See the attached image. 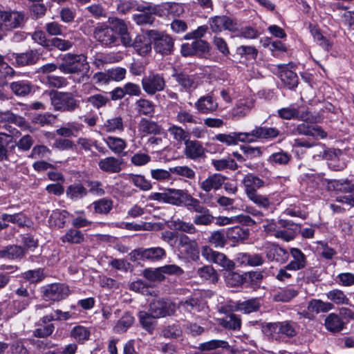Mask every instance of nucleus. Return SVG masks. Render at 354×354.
Wrapping results in <instances>:
<instances>
[{
	"mask_svg": "<svg viewBox=\"0 0 354 354\" xmlns=\"http://www.w3.org/2000/svg\"><path fill=\"white\" fill-rule=\"evenodd\" d=\"M242 183L247 197L259 207L268 209L272 205L269 198L257 192L265 185V182L257 176L248 174L243 178Z\"/></svg>",
	"mask_w": 354,
	"mask_h": 354,
	"instance_id": "nucleus-1",
	"label": "nucleus"
},
{
	"mask_svg": "<svg viewBox=\"0 0 354 354\" xmlns=\"http://www.w3.org/2000/svg\"><path fill=\"white\" fill-rule=\"evenodd\" d=\"M58 69L64 74H84L89 70V64L86 57L82 54L67 53L62 58Z\"/></svg>",
	"mask_w": 354,
	"mask_h": 354,
	"instance_id": "nucleus-2",
	"label": "nucleus"
},
{
	"mask_svg": "<svg viewBox=\"0 0 354 354\" xmlns=\"http://www.w3.org/2000/svg\"><path fill=\"white\" fill-rule=\"evenodd\" d=\"M50 100L55 111L73 113L80 108V101L71 92L53 91L50 93Z\"/></svg>",
	"mask_w": 354,
	"mask_h": 354,
	"instance_id": "nucleus-3",
	"label": "nucleus"
},
{
	"mask_svg": "<svg viewBox=\"0 0 354 354\" xmlns=\"http://www.w3.org/2000/svg\"><path fill=\"white\" fill-rule=\"evenodd\" d=\"M149 35L153 39V49L161 55H171L174 49V39L170 35L157 30H149Z\"/></svg>",
	"mask_w": 354,
	"mask_h": 354,
	"instance_id": "nucleus-4",
	"label": "nucleus"
},
{
	"mask_svg": "<svg viewBox=\"0 0 354 354\" xmlns=\"http://www.w3.org/2000/svg\"><path fill=\"white\" fill-rule=\"evenodd\" d=\"M41 293L44 301L57 302L66 298L70 293V290L64 283H55L42 286Z\"/></svg>",
	"mask_w": 354,
	"mask_h": 354,
	"instance_id": "nucleus-5",
	"label": "nucleus"
},
{
	"mask_svg": "<svg viewBox=\"0 0 354 354\" xmlns=\"http://www.w3.org/2000/svg\"><path fill=\"white\" fill-rule=\"evenodd\" d=\"M208 24L213 32L218 33L223 30L234 32L238 30L239 24L236 19L227 15H219L210 17Z\"/></svg>",
	"mask_w": 354,
	"mask_h": 354,
	"instance_id": "nucleus-6",
	"label": "nucleus"
},
{
	"mask_svg": "<svg viewBox=\"0 0 354 354\" xmlns=\"http://www.w3.org/2000/svg\"><path fill=\"white\" fill-rule=\"evenodd\" d=\"M176 309L174 303L163 299H153L149 306V311L157 319L174 315Z\"/></svg>",
	"mask_w": 354,
	"mask_h": 354,
	"instance_id": "nucleus-7",
	"label": "nucleus"
},
{
	"mask_svg": "<svg viewBox=\"0 0 354 354\" xmlns=\"http://www.w3.org/2000/svg\"><path fill=\"white\" fill-rule=\"evenodd\" d=\"M202 256L209 262L216 263L226 270H232L234 268V263L230 260L224 254L214 251L208 246L202 248Z\"/></svg>",
	"mask_w": 354,
	"mask_h": 354,
	"instance_id": "nucleus-8",
	"label": "nucleus"
},
{
	"mask_svg": "<svg viewBox=\"0 0 354 354\" xmlns=\"http://www.w3.org/2000/svg\"><path fill=\"white\" fill-rule=\"evenodd\" d=\"M25 21L24 12L10 10H0V22L6 32L20 27Z\"/></svg>",
	"mask_w": 354,
	"mask_h": 354,
	"instance_id": "nucleus-9",
	"label": "nucleus"
},
{
	"mask_svg": "<svg viewBox=\"0 0 354 354\" xmlns=\"http://www.w3.org/2000/svg\"><path fill=\"white\" fill-rule=\"evenodd\" d=\"M143 90L149 95H154L156 92L165 88V81L164 77L158 73H150L142 80Z\"/></svg>",
	"mask_w": 354,
	"mask_h": 354,
	"instance_id": "nucleus-10",
	"label": "nucleus"
},
{
	"mask_svg": "<svg viewBox=\"0 0 354 354\" xmlns=\"http://www.w3.org/2000/svg\"><path fill=\"white\" fill-rule=\"evenodd\" d=\"M149 30L138 35L133 39L131 47L140 56L148 55L152 50L153 39L149 35Z\"/></svg>",
	"mask_w": 354,
	"mask_h": 354,
	"instance_id": "nucleus-11",
	"label": "nucleus"
},
{
	"mask_svg": "<svg viewBox=\"0 0 354 354\" xmlns=\"http://www.w3.org/2000/svg\"><path fill=\"white\" fill-rule=\"evenodd\" d=\"M178 247L180 252L185 254L193 261L199 259V248L196 241L191 239L187 235L179 237Z\"/></svg>",
	"mask_w": 354,
	"mask_h": 354,
	"instance_id": "nucleus-12",
	"label": "nucleus"
},
{
	"mask_svg": "<svg viewBox=\"0 0 354 354\" xmlns=\"http://www.w3.org/2000/svg\"><path fill=\"white\" fill-rule=\"evenodd\" d=\"M182 204L187 206L189 210L196 213H199L205 208L198 199L192 197L187 190L179 189L177 196V203H175V205L179 206Z\"/></svg>",
	"mask_w": 354,
	"mask_h": 354,
	"instance_id": "nucleus-13",
	"label": "nucleus"
},
{
	"mask_svg": "<svg viewBox=\"0 0 354 354\" xmlns=\"http://www.w3.org/2000/svg\"><path fill=\"white\" fill-rule=\"evenodd\" d=\"M93 34L96 40L104 46H111L118 39V36L113 34L110 26L104 24L97 26L95 28Z\"/></svg>",
	"mask_w": 354,
	"mask_h": 354,
	"instance_id": "nucleus-14",
	"label": "nucleus"
},
{
	"mask_svg": "<svg viewBox=\"0 0 354 354\" xmlns=\"http://www.w3.org/2000/svg\"><path fill=\"white\" fill-rule=\"evenodd\" d=\"M293 133L306 136H311L315 138H320L323 139L327 137L326 132L321 127L310 124L306 122L298 124L293 130Z\"/></svg>",
	"mask_w": 354,
	"mask_h": 354,
	"instance_id": "nucleus-15",
	"label": "nucleus"
},
{
	"mask_svg": "<svg viewBox=\"0 0 354 354\" xmlns=\"http://www.w3.org/2000/svg\"><path fill=\"white\" fill-rule=\"evenodd\" d=\"M264 248L266 256L270 261H274L280 263H283L288 260V252L275 244L268 243L265 245Z\"/></svg>",
	"mask_w": 354,
	"mask_h": 354,
	"instance_id": "nucleus-16",
	"label": "nucleus"
},
{
	"mask_svg": "<svg viewBox=\"0 0 354 354\" xmlns=\"http://www.w3.org/2000/svg\"><path fill=\"white\" fill-rule=\"evenodd\" d=\"M184 144L183 153L187 158L195 160L205 156V149L201 142L189 138Z\"/></svg>",
	"mask_w": 354,
	"mask_h": 354,
	"instance_id": "nucleus-17",
	"label": "nucleus"
},
{
	"mask_svg": "<svg viewBox=\"0 0 354 354\" xmlns=\"http://www.w3.org/2000/svg\"><path fill=\"white\" fill-rule=\"evenodd\" d=\"M292 64L289 63L288 66ZM276 67L279 78L288 88H292L297 86L298 77L295 72L289 70L288 65L279 64Z\"/></svg>",
	"mask_w": 354,
	"mask_h": 354,
	"instance_id": "nucleus-18",
	"label": "nucleus"
},
{
	"mask_svg": "<svg viewBox=\"0 0 354 354\" xmlns=\"http://www.w3.org/2000/svg\"><path fill=\"white\" fill-rule=\"evenodd\" d=\"M194 106L199 113L208 114L216 111L218 108V104L212 95L207 94L199 97L195 102Z\"/></svg>",
	"mask_w": 354,
	"mask_h": 354,
	"instance_id": "nucleus-19",
	"label": "nucleus"
},
{
	"mask_svg": "<svg viewBox=\"0 0 354 354\" xmlns=\"http://www.w3.org/2000/svg\"><path fill=\"white\" fill-rule=\"evenodd\" d=\"M41 54L38 50H29L21 53H14V59L18 66H26L36 64Z\"/></svg>",
	"mask_w": 354,
	"mask_h": 354,
	"instance_id": "nucleus-20",
	"label": "nucleus"
},
{
	"mask_svg": "<svg viewBox=\"0 0 354 354\" xmlns=\"http://www.w3.org/2000/svg\"><path fill=\"white\" fill-rule=\"evenodd\" d=\"M123 161L121 158L109 156L102 158L98 162L99 168L104 172L109 174L119 173L122 169Z\"/></svg>",
	"mask_w": 354,
	"mask_h": 354,
	"instance_id": "nucleus-21",
	"label": "nucleus"
},
{
	"mask_svg": "<svg viewBox=\"0 0 354 354\" xmlns=\"http://www.w3.org/2000/svg\"><path fill=\"white\" fill-rule=\"evenodd\" d=\"M226 177L221 174H214L209 176L200 184V187L205 192H209L212 189H219L224 184Z\"/></svg>",
	"mask_w": 354,
	"mask_h": 354,
	"instance_id": "nucleus-22",
	"label": "nucleus"
},
{
	"mask_svg": "<svg viewBox=\"0 0 354 354\" xmlns=\"http://www.w3.org/2000/svg\"><path fill=\"white\" fill-rule=\"evenodd\" d=\"M254 102L252 99L239 100L231 111V115L234 119H240L247 115L254 107Z\"/></svg>",
	"mask_w": 354,
	"mask_h": 354,
	"instance_id": "nucleus-23",
	"label": "nucleus"
},
{
	"mask_svg": "<svg viewBox=\"0 0 354 354\" xmlns=\"http://www.w3.org/2000/svg\"><path fill=\"white\" fill-rule=\"evenodd\" d=\"M172 77L182 89L187 92H191L196 88V78L194 75L183 72H176L172 75Z\"/></svg>",
	"mask_w": 354,
	"mask_h": 354,
	"instance_id": "nucleus-24",
	"label": "nucleus"
},
{
	"mask_svg": "<svg viewBox=\"0 0 354 354\" xmlns=\"http://www.w3.org/2000/svg\"><path fill=\"white\" fill-rule=\"evenodd\" d=\"M178 190V189L169 188L162 193L153 192L149 196V199L175 205V203H177Z\"/></svg>",
	"mask_w": 354,
	"mask_h": 354,
	"instance_id": "nucleus-25",
	"label": "nucleus"
},
{
	"mask_svg": "<svg viewBox=\"0 0 354 354\" xmlns=\"http://www.w3.org/2000/svg\"><path fill=\"white\" fill-rule=\"evenodd\" d=\"M290 254L292 259L286 265L289 270L297 271L305 268L306 259L304 254L298 248H291Z\"/></svg>",
	"mask_w": 354,
	"mask_h": 354,
	"instance_id": "nucleus-26",
	"label": "nucleus"
},
{
	"mask_svg": "<svg viewBox=\"0 0 354 354\" xmlns=\"http://www.w3.org/2000/svg\"><path fill=\"white\" fill-rule=\"evenodd\" d=\"M268 327L270 330L286 335L288 337H292L297 334L294 324L288 322L269 324Z\"/></svg>",
	"mask_w": 354,
	"mask_h": 354,
	"instance_id": "nucleus-27",
	"label": "nucleus"
},
{
	"mask_svg": "<svg viewBox=\"0 0 354 354\" xmlns=\"http://www.w3.org/2000/svg\"><path fill=\"white\" fill-rule=\"evenodd\" d=\"M137 10L141 12L135 14L133 16V21L136 24L143 26L153 24L155 17L153 16V13L151 12V7L139 6Z\"/></svg>",
	"mask_w": 354,
	"mask_h": 354,
	"instance_id": "nucleus-28",
	"label": "nucleus"
},
{
	"mask_svg": "<svg viewBox=\"0 0 354 354\" xmlns=\"http://www.w3.org/2000/svg\"><path fill=\"white\" fill-rule=\"evenodd\" d=\"M66 194L71 201H77L87 196L88 190L81 183H75L67 187Z\"/></svg>",
	"mask_w": 354,
	"mask_h": 354,
	"instance_id": "nucleus-29",
	"label": "nucleus"
},
{
	"mask_svg": "<svg viewBox=\"0 0 354 354\" xmlns=\"http://www.w3.org/2000/svg\"><path fill=\"white\" fill-rule=\"evenodd\" d=\"M139 322L141 326L149 333H153L157 326V322L155 317L151 312L140 310L138 314Z\"/></svg>",
	"mask_w": 354,
	"mask_h": 354,
	"instance_id": "nucleus-30",
	"label": "nucleus"
},
{
	"mask_svg": "<svg viewBox=\"0 0 354 354\" xmlns=\"http://www.w3.org/2000/svg\"><path fill=\"white\" fill-rule=\"evenodd\" d=\"M10 88L15 95L25 97L33 91L34 86L29 81L19 80L10 83Z\"/></svg>",
	"mask_w": 354,
	"mask_h": 354,
	"instance_id": "nucleus-31",
	"label": "nucleus"
},
{
	"mask_svg": "<svg viewBox=\"0 0 354 354\" xmlns=\"http://www.w3.org/2000/svg\"><path fill=\"white\" fill-rule=\"evenodd\" d=\"M324 325L328 330L338 333L344 328L345 323L337 314L330 313L325 319Z\"/></svg>",
	"mask_w": 354,
	"mask_h": 354,
	"instance_id": "nucleus-32",
	"label": "nucleus"
},
{
	"mask_svg": "<svg viewBox=\"0 0 354 354\" xmlns=\"http://www.w3.org/2000/svg\"><path fill=\"white\" fill-rule=\"evenodd\" d=\"M327 189L329 191L351 193L354 191V186L348 180H330L327 182Z\"/></svg>",
	"mask_w": 354,
	"mask_h": 354,
	"instance_id": "nucleus-33",
	"label": "nucleus"
},
{
	"mask_svg": "<svg viewBox=\"0 0 354 354\" xmlns=\"http://www.w3.org/2000/svg\"><path fill=\"white\" fill-rule=\"evenodd\" d=\"M140 257L149 261H159L166 255L165 249L160 247L143 249L139 252Z\"/></svg>",
	"mask_w": 354,
	"mask_h": 354,
	"instance_id": "nucleus-34",
	"label": "nucleus"
},
{
	"mask_svg": "<svg viewBox=\"0 0 354 354\" xmlns=\"http://www.w3.org/2000/svg\"><path fill=\"white\" fill-rule=\"evenodd\" d=\"M259 299L257 298L250 299L244 301H239L236 303L235 309L243 312L245 314L257 312L260 308Z\"/></svg>",
	"mask_w": 354,
	"mask_h": 354,
	"instance_id": "nucleus-35",
	"label": "nucleus"
},
{
	"mask_svg": "<svg viewBox=\"0 0 354 354\" xmlns=\"http://www.w3.org/2000/svg\"><path fill=\"white\" fill-rule=\"evenodd\" d=\"M252 134L258 139H272L279 135V131L274 127H256Z\"/></svg>",
	"mask_w": 354,
	"mask_h": 354,
	"instance_id": "nucleus-36",
	"label": "nucleus"
},
{
	"mask_svg": "<svg viewBox=\"0 0 354 354\" xmlns=\"http://www.w3.org/2000/svg\"><path fill=\"white\" fill-rule=\"evenodd\" d=\"M176 308L184 313H192L194 311L199 310L200 301L196 297H189L185 300L180 301Z\"/></svg>",
	"mask_w": 354,
	"mask_h": 354,
	"instance_id": "nucleus-37",
	"label": "nucleus"
},
{
	"mask_svg": "<svg viewBox=\"0 0 354 354\" xmlns=\"http://www.w3.org/2000/svg\"><path fill=\"white\" fill-rule=\"evenodd\" d=\"M25 254V249L16 245H9L5 249L0 250V257L8 259H21Z\"/></svg>",
	"mask_w": 354,
	"mask_h": 354,
	"instance_id": "nucleus-38",
	"label": "nucleus"
},
{
	"mask_svg": "<svg viewBox=\"0 0 354 354\" xmlns=\"http://www.w3.org/2000/svg\"><path fill=\"white\" fill-rule=\"evenodd\" d=\"M60 239L64 243L80 244L84 241V235L80 230L71 228Z\"/></svg>",
	"mask_w": 354,
	"mask_h": 354,
	"instance_id": "nucleus-39",
	"label": "nucleus"
},
{
	"mask_svg": "<svg viewBox=\"0 0 354 354\" xmlns=\"http://www.w3.org/2000/svg\"><path fill=\"white\" fill-rule=\"evenodd\" d=\"M103 129L108 133L122 132L124 129L123 118L120 115L107 119Z\"/></svg>",
	"mask_w": 354,
	"mask_h": 354,
	"instance_id": "nucleus-40",
	"label": "nucleus"
},
{
	"mask_svg": "<svg viewBox=\"0 0 354 354\" xmlns=\"http://www.w3.org/2000/svg\"><path fill=\"white\" fill-rule=\"evenodd\" d=\"M220 325L228 330H239L241 327V318L234 313H230L221 319Z\"/></svg>",
	"mask_w": 354,
	"mask_h": 354,
	"instance_id": "nucleus-41",
	"label": "nucleus"
},
{
	"mask_svg": "<svg viewBox=\"0 0 354 354\" xmlns=\"http://www.w3.org/2000/svg\"><path fill=\"white\" fill-rule=\"evenodd\" d=\"M169 135L178 143L185 142L190 138V133L183 127L172 124L168 129Z\"/></svg>",
	"mask_w": 354,
	"mask_h": 354,
	"instance_id": "nucleus-42",
	"label": "nucleus"
},
{
	"mask_svg": "<svg viewBox=\"0 0 354 354\" xmlns=\"http://www.w3.org/2000/svg\"><path fill=\"white\" fill-rule=\"evenodd\" d=\"M69 213L66 210L55 209L52 212L48 218V223L50 226L62 228L66 223V219Z\"/></svg>",
	"mask_w": 354,
	"mask_h": 354,
	"instance_id": "nucleus-43",
	"label": "nucleus"
},
{
	"mask_svg": "<svg viewBox=\"0 0 354 354\" xmlns=\"http://www.w3.org/2000/svg\"><path fill=\"white\" fill-rule=\"evenodd\" d=\"M104 141L108 147L115 154H121L127 146L124 140L118 137L109 136Z\"/></svg>",
	"mask_w": 354,
	"mask_h": 354,
	"instance_id": "nucleus-44",
	"label": "nucleus"
},
{
	"mask_svg": "<svg viewBox=\"0 0 354 354\" xmlns=\"http://www.w3.org/2000/svg\"><path fill=\"white\" fill-rule=\"evenodd\" d=\"M333 304L330 302H324L320 299H312L308 304V310L310 313H326L333 308Z\"/></svg>",
	"mask_w": 354,
	"mask_h": 354,
	"instance_id": "nucleus-45",
	"label": "nucleus"
},
{
	"mask_svg": "<svg viewBox=\"0 0 354 354\" xmlns=\"http://www.w3.org/2000/svg\"><path fill=\"white\" fill-rule=\"evenodd\" d=\"M139 131L147 134L158 135L161 133L162 127L156 122L142 119L139 123Z\"/></svg>",
	"mask_w": 354,
	"mask_h": 354,
	"instance_id": "nucleus-46",
	"label": "nucleus"
},
{
	"mask_svg": "<svg viewBox=\"0 0 354 354\" xmlns=\"http://www.w3.org/2000/svg\"><path fill=\"white\" fill-rule=\"evenodd\" d=\"M218 348L228 349L230 345L227 342L221 339H212L199 344L198 349L201 351H212Z\"/></svg>",
	"mask_w": 354,
	"mask_h": 354,
	"instance_id": "nucleus-47",
	"label": "nucleus"
},
{
	"mask_svg": "<svg viewBox=\"0 0 354 354\" xmlns=\"http://www.w3.org/2000/svg\"><path fill=\"white\" fill-rule=\"evenodd\" d=\"M70 335L76 342L82 344L89 339L91 331L83 326H76L71 330Z\"/></svg>",
	"mask_w": 354,
	"mask_h": 354,
	"instance_id": "nucleus-48",
	"label": "nucleus"
},
{
	"mask_svg": "<svg viewBox=\"0 0 354 354\" xmlns=\"http://www.w3.org/2000/svg\"><path fill=\"white\" fill-rule=\"evenodd\" d=\"M85 102L90 104L93 108L100 109L101 108L105 107L106 104L109 103L110 100L106 95L96 93L88 97L85 100Z\"/></svg>",
	"mask_w": 354,
	"mask_h": 354,
	"instance_id": "nucleus-49",
	"label": "nucleus"
},
{
	"mask_svg": "<svg viewBox=\"0 0 354 354\" xmlns=\"http://www.w3.org/2000/svg\"><path fill=\"white\" fill-rule=\"evenodd\" d=\"M212 165L214 166L216 171H223L227 169L230 170H236L238 168V165L232 158H223V159H212Z\"/></svg>",
	"mask_w": 354,
	"mask_h": 354,
	"instance_id": "nucleus-50",
	"label": "nucleus"
},
{
	"mask_svg": "<svg viewBox=\"0 0 354 354\" xmlns=\"http://www.w3.org/2000/svg\"><path fill=\"white\" fill-rule=\"evenodd\" d=\"M298 295V290L293 288H286L281 290L273 296V300L277 302H288Z\"/></svg>",
	"mask_w": 354,
	"mask_h": 354,
	"instance_id": "nucleus-51",
	"label": "nucleus"
},
{
	"mask_svg": "<svg viewBox=\"0 0 354 354\" xmlns=\"http://www.w3.org/2000/svg\"><path fill=\"white\" fill-rule=\"evenodd\" d=\"M326 295L328 299L337 305H347L349 303V299L342 290L339 289H333L328 291Z\"/></svg>",
	"mask_w": 354,
	"mask_h": 354,
	"instance_id": "nucleus-52",
	"label": "nucleus"
},
{
	"mask_svg": "<svg viewBox=\"0 0 354 354\" xmlns=\"http://www.w3.org/2000/svg\"><path fill=\"white\" fill-rule=\"evenodd\" d=\"M127 180L142 191H148L152 188L151 183L142 175L130 174Z\"/></svg>",
	"mask_w": 354,
	"mask_h": 354,
	"instance_id": "nucleus-53",
	"label": "nucleus"
},
{
	"mask_svg": "<svg viewBox=\"0 0 354 354\" xmlns=\"http://www.w3.org/2000/svg\"><path fill=\"white\" fill-rule=\"evenodd\" d=\"M136 105L140 114L152 116L155 112V105L148 100L140 99L137 100Z\"/></svg>",
	"mask_w": 354,
	"mask_h": 354,
	"instance_id": "nucleus-54",
	"label": "nucleus"
},
{
	"mask_svg": "<svg viewBox=\"0 0 354 354\" xmlns=\"http://www.w3.org/2000/svg\"><path fill=\"white\" fill-rule=\"evenodd\" d=\"M134 317L129 312H126L116 323L114 330L116 333L125 332L133 323Z\"/></svg>",
	"mask_w": 354,
	"mask_h": 354,
	"instance_id": "nucleus-55",
	"label": "nucleus"
},
{
	"mask_svg": "<svg viewBox=\"0 0 354 354\" xmlns=\"http://www.w3.org/2000/svg\"><path fill=\"white\" fill-rule=\"evenodd\" d=\"M194 218V223L197 225H209L214 222V217L211 214L209 209L204 208Z\"/></svg>",
	"mask_w": 354,
	"mask_h": 354,
	"instance_id": "nucleus-56",
	"label": "nucleus"
},
{
	"mask_svg": "<svg viewBox=\"0 0 354 354\" xmlns=\"http://www.w3.org/2000/svg\"><path fill=\"white\" fill-rule=\"evenodd\" d=\"M182 335V329L180 325L177 324H173L164 327L162 330L160 335L167 339H177Z\"/></svg>",
	"mask_w": 354,
	"mask_h": 354,
	"instance_id": "nucleus-57",
	"label": "nucleus"
},
{
	"mask_svg": "<svg viewBox=\"0 0 354 354\" xmlns=\"http://www.w3.org/2000/svg\"><path fill=\"white\" fill-rule=\"evenodd\" d=\"M86 185L88 187V194L101 197L105 195L106 192L102 183L100 180H87Z\"/></svg>",
	"mask_w": 354,
	"mask_h": 354,
	"instance_id": "nucleus-58",
	"label": "nucleus"
},
{
	"mask_svg": "<svg viewBox=\"0 0 354 354\" xmlns=\"http://www.w3.org/2000/svg\"><path fill=\"white\" fill-rule=\"evenodd\" d=\"M227 235L228 239L239 241L248 239L249 232L248 230L243 229L239 226H235L228 229Z\"/></svg>",
	"mask_w": 354,
	"mask_h": 354,
	"instance_id": "nucleus-59",
	"label": "nucleus"
},
{
	"mask_svg": "<svg viewBox=\"0 0 354 354\" xmlns=\"http://www.w3.org/2000/svg\"><path fill=\"white\" fill-rule=\"evenodd\" d=\"M93 205L96 213L106 214L113 207V201L111 199L103 198L93 202Z\"/></svg>",
	"mask_w": 354,
	"mask_h": 354,
	"instance_id": "nucleus-60",
	"label": "nucleus"
},
{
	"mask_svg": "<svg viewBox=\"0 0 354 354\" xmlns=\"http://www.w3.org/2000/svg\"><path fill=\"white\" fill-rule=\"evenodd\" d=\"M197 274L205 280H209L212 283L218 281V275L216 270L211 266H205L199 268L197 271Z\"/></svg>",
	"mask_w": 354,
	"mask_h": 354,
	"instance_id": "nucleus-61",
	"label": "nucleus"
},
{
	"mask_svg": "<svg viewBox=\"0 0 354 354\" xmlns=\"http://www.w3.org/2000/svg\"><path fill=\"white\" fill-rule=\"evenodd\" d=\"M74 44L75 41L72 40V38H70V39H64L58 37H54L50 39L49 49H51L53 47H55L59 50L65 51L71 49Z\"/></svg>",
	"mask_w": 354,
	"mask_h": 354,
	"instance_id": "nucleus-62",
	"label": "nucleus"
},
{
	"mask_svg": "<svg viewBox=\"0 0 354 354\" xmlns=\"http://www.w3.org/2000/svg\"><path fill=\"white\" fill-rule=\"evenodd\" d=\"M143 276L151 281H162L165 279L161 267L155 269L147 268L143 271Z\"/></svg>",
	"mask_w": 354,
	"mask_h": 354,
	"instance_id": "nucleus-63",
	"label": "nucleus"
},
{
	"mask_svg": "<svg viewBox=\"0 0 354 354\" xmlns=\"http://www.w3.org/2000/svg\"><path fill=\"white\" fill-rule=\"evenodd\" d=\"M109 26L113 32V34L120 35L128 30L126 23L120 19L113 17L109 19Z\"/></svg>",
	"mask_w": 354,
	"mask_h": 354,
	"instance_id": "nucleus-64",
	"label": "nucleus"
}]
</instances>
